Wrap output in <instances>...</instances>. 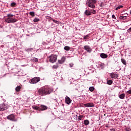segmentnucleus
<instances>
[{
  "label": "nucleus",
  "instance_id": "obj_1",
  "mask_svg": "<svg viewBox=\"0 0 131 131\" xmlns=\"http://www.w3.org/2000/svg\"><path fill=\"white\" fill-rule=\"evenodd\" d=\"M53 90L48 86H43L40 88L38 90V94L40 96H46V95H50Z\"/></svg>",
  "mask_w": 131,
  "mask_h": 131
},
{
  "label": "nucleus",
  "instance_id": "obj_2",
  "mask_svg": "<svg viewBox=\"0 0 131 131\" xmlns=\"http://www.w3.org/2000/svg\"><path fill=\"white\" fill-rule=\"evenodd\" d=\"M7 18H5V22L7 23H16L17 22V19L14 17V15L12 14H8Z\"/></svg>",
  "mask_w": 131,
  "mask_h": 131
},
{
  "label": "nucleus",
  "instance_id": "obj_3",
  "mask_svg": "<svg viewBox=\"0 0 131 131\" xmlns=\"http://www.w3.org/2000/svg\"><path fill=\"white\" fill-rule=\"evenodd\" d=\"M96 4H97L96 0H88L87 5L90 8H91L92 9H95V8H96Z\"/></svg>",
  "mask_w": 131,
  "mask_h": 131
},
{
  "label": "nucleus",
  "instance_id": "obj_4",
  "mask_svg": "<svg viewBox=\"0 0 131 131\" xmlns=\"http://www.w3.org/2000/svg\"><path fill=\"white\" fill-rule=\"evenodd\" d=\"M49 62L51 63H55L57 61V55H51L48 58Z\"/></svg>",
  "mask_w": 131,
  "mask_h": 131
},
{
  "label": "nucleus",
  "instance_id": "obj_5",
  "mask_svg": "<svg viewBox=\"0 0 131 131\" xmlns=\"http://www.w3.org/2000/svg\"><path fill=\"white\" fill-rule=\"evenodd\" d=\"M40 81V78L38 77H35L34 78H33L32 79H31L29 81L30 83H31L32 84H34V83H37L38 81Z\"/></svg>",
  "mask_w": 131,
  "mask_h": 131
},
{
  "label": "nucleus",
  "instance_id": "obj_6",
  "mask_svg": "<svg viewBox=\"0 0 131 131\" xmlns=\"http://www.w3.org/2000/svg\"><path fill=\"white\" fill-rule=\"evenodd\" d=\"M7 109H8V106L5 104V103L0 104V111H4V110H7Z\"/></svg>",
  "mask_w": 131,
  "mask_h": 131
},
{
  "label": "nucleus",
  "instance_id": "obj_7",
  "mask_svg": "<svg viewBox=\"0 0 131 131\" xmlns=\"http://www.w3.org/2000/svg\"><path fill=\"white\" fill-rule=\"evenodd\" d=\"M65 101L66 104H68V105H70V104H71V102H72V100L70 99L69 97L67 96L65 98Z\"/></svg>",
  "mask_w": 131,
  "mask_h": 131
},
{
  "label": "nucleus",
  "instance_id": "obj_8",
  "mask_svg": "<svg viewBox=\"0 0 131 131\" xmlns=\"http://www.w3.org/2000/svg\"><path fill=\"white\" fill-rule=\"evenodd\" d=\"M84 49L85 51H86V52H88V53H91L92 51L91 47L88 45L84 46Z\"/></svg>",
  "mask_w": 131,
  "mask_h": 131
},
{
  "label": "nucleus",
  "instance_id": "obj_9",
  "mask_svg": "<svg viewBox=\"0 0 131 131\" xmlns=\"http://www.w3.org/2000/svg\"><path fill=\"white\" fill-rule=\"evenodd\" d=\"M39 111H43L44 110H47L48 109V107L44 105H41L39 106Z\"/></svg>",
  "mask_w": 131,
  "mask_h": 131
},
{
  "label": "nucleus",
  "instance_id": "obj_10",
  "mask_svg": "<svg viewBox=\"0 0 131 131\" xmlns=\"http://www.w3.org/2000/svg\"><path fill=\"white\" fill-rule=\"evenodd\" d=\"M66 60V58H65V57L63 56L61 57V59L58 60V62L59 64H63V63L65 62Z\"/></svg>",
  "mask_w": 131,
  "mask_h": 131
},
{
  "label": "nucleus",
  "instance_id": "obj_11",
  "mask_svg": "<svg viewBox=\"0 0 131 131\" xmlns=\"http://www.w3.org/2000/svg\"><path fill=\"white\" fill-rule=\"evenodd\" d=\"M7 119H9V120H12V121H14V120H15V116L11 114L7 117Z\"/></svg>",
  "mask_w": 131,
  "mask_h": 131
},
{
  "label": "nucleus",
  "instance_id": "obj_12",
  "mask_svg": "<svg viewBox=\"0 0 131 131\" xmlns=\"http://www.w3.org/2000/svg\"><path fill=\"white\" fill-rule=\"evenodd\" d=\"M84 106H85V107H95V104H94V103H86L84 104Z\"/></svg>",
  "mask_w": 131,
  "mask_h": 131
},
{
  "label": "nucleus",
  "instance_id": "obj_13",
  "mask_svg": "<svg viewBox=\"0 0 131 131\" xmlns=\"http://www.w3.org/2000/svg\"><path fill=\"white\" fill-rule=\"evenodd\" d=\"M100 57L102 59H106V58H108V55L105 53H101L100 54Z\"/></svg>",
  "mask_w": 131,
  "mask_h": 131
},
{
  "label": "nucleus",
  "instance_id": "obj_14",
  "mask_svg": "<svg viewBox=\"0 0 131 131\" xmlns=\"http://www.w3.org/2000/svg\"><path fill=\"white\" fill-rule=\"evenodd\" d=\"M110 76L112 78H117V74H115L113 73L110 74Z\"/></svg>",
  "mask_w": 131,
  "mask_h": 131
},
{
  "label": "nucleus",
  "instance_id": "obj_15",
  "mask_svg": "<svg viewBox=\"0 0 131 131\" xmlns=\"http://www.w3.org/2000/svg\"><path fill=\"white\" fill-rule=\"evenodd\" d=\"M119 98L121 99H124V98H125V94L124 93H123L119 95Z\"/></svg>",
  "mask_w": 131,
  "mask_h": 131
},
{
  "label": "nucleus",
  "instance_id": "obj_16",
  "mask_svg": "<svg viewBox=\"0 0 131 131\" xmlns=\"http://www.w3.org/2000/svg\"><path fill=\"white\" fill-rule=\"evenodd\" d=\"M84 13L85 15H86V16H91V14L92 12L89 10H85Z\"/></svg>",
  "mask_w": 131,
  "mask_h": 131
},
{
  "label": "nucleus",
  "instance_id": "obj_17",
  "mask_svg": "<svg viewBox=\"0 0 131 131\" xmlns=\"http://www.w3.org/2000/svg\"><path fill=\"white\" fill-rule=\"evenodd\" d=\"M84 124L85 125H89L90 124V121L89 120H84Z\"/></svg>",
  "mask_w": 131,
  "mask_h": 131
},
{
  "label": "nucleus",
  "instance_id": "obj_18",
  "mask_svg": "<svg viewBox=\"0 0 131 131\" xmlns=\"http://www.w3.org/2000/svg\"><path fill=\"white\" fill-rule=\"evenodd\" d=\"M26 52L29 53V52H32L33 51V48H28L25 49Z\"/></svg>",
  "mask_w": 131,
  "mask_h": 131
},
{
  "label": "nucleus",
  "instance_id": "obj_19",
  "mask_svg": "<svg viewBox=\"0 0 131 131\" xmlns=\"http://www.w3.org/2000/svg\"><path fill=\"white\" fill-rule=\"evenodd\" d=\"M121 61L123 65H126V60H125V59H124V58H122L121 59Z\"/></svg>",
  "mask_w": 131,
  "mask_h": 131
},
{
  "label": "nucleus",
  "instance_id": "obj_20",
  "mask_svg": "<svg viewBox=\"0 0 131 131\" xmlns=\"http://www.w3.org/2000/svg\"><path fill=\"white\" fill-rule=\"evenodd\" d=\"M113 83V81L111 80H108L107 81V84H108L109 85H111Z\"/></svg>",
  "mask_w": 131,
  "mask_h": 131
},
{
  "label": "nucleus",
  "instance_id": "obj_21",
  "mask_svg": "<svg viewBox=\"0 0 131 131\" xmlns=\"http://www.w3.org/2000/svg\"><path fill=\"white\" fill-rule=\"evenodd\" d=\"M123 8V6H122V5H120V6L117 7L115 8V10H116V11H117V10H119L120 9H121V8Z\"/></svg>",
  "mask_w": 131,
  "mask_h": 131
},
{
  "label": "nucleus",
  "instance_id": "obj_22",
  "mask_svg": "<svg viewBox=\"0 0 131 131\" xmlns=\"http://www.w3.org/2000/svg\"><path fill=\"white\" fill-rule=\"evenodd\" d=\"M20 90H21V86H17L15 88L16 92H20Z\"/></svg>",
  "mask_w": 131,
  "mask_h": 131
},
{
  "label": "nucleus",
  "instance_id": "obj_23",
  "mask_svg": "<svg viewBox=\"0 0 131 131\" xmlns=\"http://www.w3.org/2000/svg\"><path fill=\"white\" fill-rule=\"evenodd\" d=\"M33 109L34 110H38L39 111V106H33Z\"/></svg>",
  "mask_w": 131,
  "mask_h": 131
},
{
  "label": "nucleus",
  "instance_id": "obj_24",
  "mask_svg": "<svg viewBox=\"0 0 131 131\" xmlns=\"http://www.w3.org/2000/svg\"><path fill=\"white\" fill-rule=\"evenodd\" d=\"M64 50L66 51H69V50H70V47H69V46H65L64 47Z\"/></svg>",
  "mask_w": 131,
  "mask_h": 131
},
{
  "label": "nucleus",
  "instance_id": "obj_25",
  "mask_svg": "<svg viewBox=\"0 0 131 131\" xmlns=\"http://www.w3.org/2000/svg\"><path fill=\"white\" fill-rule=\"evenodd\" d=\"M94 90H95V88L93 86H91L89 88V91H90V92H94Z\"/></svg>",
  "mask_w": 131,
  "mask_h": 131
},
{
  "label": "nucleus",
  "instance_id": "obj_26",
  "mask_svg": "<svg viewBox=\"0 0 131 131\" xmlns=\"http://www.w3.org/2000/svg\"><path fill=\"white\" fill-rule=\"evenodd\" d=\"M90 11H92L91 12L92 13V14H97V11H96V10L92 9Z\"/></svg>",
  "mask_w": 131,
  "mask_h": 131
},
{
  "label": "nucleus",
  "instance_id": "obj_27",
  "mask_svg": "<svg viewBox=\"0 0 131 131\" xmlns=\"http://www.w3.org/2000/svg\"><path fill=\"white\" fill-rule=\"evenodd\" d=\"M29 14H30L31 16H32V17H34V16L35 15L34 12H30V13H29Z\"/></svg>",
  "mask_w": 131,
  "mask_h": 131
},
{
  "label": "nucleus",
  "instance_id": "obj_28",
  "mask_svg": "<svg viewBox=\"0 0 131 131\" xmlns=\"http://www.w3.org/2000/svg\"><path fill=\"white\" fill-rule=\"evenodd\" d=\"M32 61L33 62H38V59H37V58L34 57V58H33Z\"/></svg>",
  "mask_w": 131,
  "mask_h": 131
},
{
  "label": "nucleus",
  "instance_id": "obj_29",
  "mask_svg": "<svg viewBox=\"0 0 131 131\" xmlns=\"http://www.w3.org/2000/svg\"><path fill=\"white\" fill-rule=\"evenodd\" d=\"M83 117V116L79 115L78 117V120H81V119Z\"/></svg>",
  "mask_w": 131,
  "mask_h": 131
},
{
  "label": "nucleus",
  "instance_id": "obj_30",
  "mask_svg": "<svg viewBox=\"0 0 131 131\" xmlns=\"http://www.w3.org/2000/svg\"><path fill=\"white\" fill-rule=\"evenodd\" d=\"M120 19H121V20H125V19H126V16H120Z\"/></svg>",
  "mask_w": 131,
  "mask_h": 131
},
{
  "label": "nucleus",
  "instance_id": "obj_31",
  "mask_svg": "<svg viewBox=\"0 0 131 131\" xmlns=\"http://www.w3.org/2000/svg\"><path fill=\"white\" fill-rule=\"evenodd\" d=\"M34 22H38L39 21V19L38 18H34L33 20Z\"/></svg>",
  "mask_w": 131,
  "mask_h": 131
},
{
  "label": "nucleus",
  "instance_id": "obj_32",
  "mask_svg": "<svg viewBox=\"0 0 131 131\" xmlns=\"http://www.w3.org/2000/svg\"><path fill=\"white\" fill-rule=\"evenodd\" d=\"M89 37H90V35H86V36H84L83 38L84 39H89Z\"/></svg>",
  "mask_w": 131,
  "mask_h": 131
},
{
  "label": "nucleus",
  "instance_id": "obj_33",
  "mask_svg": "<svg viewBox=\"0 0 131 131\" xmlns=\"http://www.w3.org/2000/svg\"><path fill=\"white\" fill-rule=\"evenodd\" d=\"M16 6V3L13 2L11 4V7H15Z\"/></svg>",
  "mask_w": 131,
  "mask_h": 131
},
{
  "label": "nucleus",
  "instance_id": "obj_34",
  "mask_svg": "<svg viewBox=\"0 0 131 131\" xmlns=\"http://www.w3.org/2000/svg\"><path fill=\"white\" fill-rule=\"evenodd\" d=\"M99 66H100V67H104V63H99Z\"/></svg>",
  "mask_w": 131,
  "mask_h": 131
},
{
  "label": "nucleus",
  "instance_id": "obj_35",
  "mask_svg": "<svg viewBox=\"0 0 131 131\" xmlns=\"http://www.w3.org/2000/svg\"><path fill=\"white\" fill-rule=\"evenodd\" d=\"M53 68H54V69H57V68H58V66H53Z\"/></svg>",
  "mask_w": 131,
  "mask_h": 131
},
{
  "label": "nucleus",
  "instance_id": "obj_36",
  "mask_svg": "<svg viewBox=\"0 0 131 131\" xmlns=\"http://www.w3.org/2000/svg\"><path fill=\"white\" fill-rule=\"evenodd\" d=\"M112 17L113 19H116V17H115V15H114V14H113Z\"/></svg>",
  "mask_w": 131,
  "mask_h": 131
},
{
  "label": "nucleus",
  "instance_id": "obj_37",
  "mask_svg": "<svg viewBox=\"0 0 131 131\" xmlns=\"http://www.w3.org/2000/svg\"><path fill=\"white\" fill-rule=\"evenodd\" d=\"M70 67H73V63H70Z\"/></svg>",
  "mask_w": 131,
  "mask_h": 131
},
{
  "label": "nucleus",
  "instance_id": "obj_38",
  "mask_svg": "<svg viewBox=\"0 0 131 131\" xmlns=\"http://www.w3.org/2000/svg\"><path fill=\"white\" fill-rule=\"evenodd\" d=\"M53 22H54V23H57L58 22V21H57L56 20H53Z\"/></svg>",
  "mask_w": 131,
  "mask_h": 131
},
{
  "label": "nucleus",
  "instance_id": "obj_39",
  "mask_svg": "<svg viewBox=\"0 0 131 131\" xmlns=\"http://www.w3.org/2000/svg\"><path fill=\"white\" fill-rule=\"evenodd\" d=\"M130 14H131V10H130Z\"/></svg>",
  "mask_w": 131,
  "mask_h": 131
},
{
  "label": "nucleus",
  "instance_id": "obj_40",
  "mask_svg": "<svg viewBox=\"0 0 131 131\" xmlns=\"http://www.w3.org/2000/svg\"><path fill=\"white\" fill-rule=\"evenodd\" d=\"M100 7H102V5H100Z\"/></svg>",
  "mask_w": 131,
  "mask_h": 131
}]
</instances>
